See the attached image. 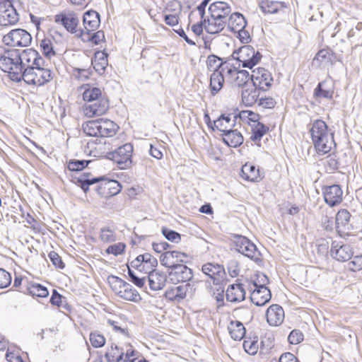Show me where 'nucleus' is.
I'll return each mask as SVG.
<instances>
[{
	"label": "nucleus",
	"mask_w": 362,
	"mask_h": 362,
	"mask_svg": "<svg viewBox=\"0 0 362 362\" xmlns=\"http://www.w3.org/2000/svg\"><path fill=\"white\" fill-rule=\"evenodd\" d=\"M232 57L234 59L239 62V66L242 64L243 67L251 69L259 62L262 54L252 46L244 45L238 50L234 51Z\"/></svg>",
	"instance_id": "nucleus-5"
},
{
	"label": "nucleus",
	"mask_w": 362,
	"mask_h": 362,
	"mask_svg": "<svg viewBox=\"0 0 362 362\" xmlns=\"http://www.w3.org/2000/svg\"><path fill=\"white\" fill-rule=\"evenodd\" d=\"M235 117L232 115H221L218 119L214 122L213 126L209 124L214 131L217 130L223 135L232 134L233 136H242L241 133L237 129H233L235 123Z\"/></svg>",
	"instance_id": "nucleus-11"
},
{
	"label": "nucleus",
	"mask_w": 362,
	"mask_h": 362,
	"mask_svg": "<svg viewBox=\"0 0 362 362\" xmlns=\"http://www.w3.org/2000/svg\"><path fill=\"white\" fill-rule=\"evenodd\" d=\"M100 240L103 243H113L117 240L115 228L110 226H103L100 230Z\"/></svg>",
	"instance_id": "nucleus-42"
},
{
	"label": "nucleus",
	"mask_w": 362,
	"mask_h": 362,
	"mask_svg": "<svg viewBox=\"0 0 362 362\" xmlns=\"http://www.w3.org/2000/svg\"><path fill=\"white\" fill-rule=\"evenodd\" d=\"M54 21L58 24L62 25L67 31L71 33L77 32L79 19L73 12L59 13L54 16Z\"/></svg>",
	"instance_id": "nucleus-17"
},
{
	"label": "nucleus",
	"mask_w": 362,
	"mask_h": 362,
	"mask_svg": "<svg viewBox=\"0 0 362 362\" xmlns=\"http://www.w3.org/2000/svg\"><path fill=\"white\" fill-rule=\"evenodd\" d=\"M30 34L24 29H14L3 37L5 45L11 47H27L31 43Z\"/></svg>",
	"instance_id": "nucleus-9"
},
{
	"label": "nucleus",
	"mask_w": 362,
	"mask_h": 362,
	"mask_svg": "<svg viewBox=\"0 0 362 362\" xmlns=\"http://www.w3.org/2000/svg\"><path fill=\"white\" fill-rule=\"evenodd\" d=\"M223 72L217 70L211 75L209 87L212 95H216L223 88L224 83Z\"/></svg>",
	"instance_id": "nucleus-32"
},
{
	"label": "nucleus",
	"mask_w": 362,
	"mask_h": 362,
	"mask_svg": "<svg viewBox=\"0 0 362 362\" xmlns=\"http://www.w3.org/2000/svg\"><path fill=\"white\" fill-rule=\"evenodd\" d=\"M334 137H312L314 146L317 153L325 154L335 146Z\"/></svg>",
	"instance_id": "nucleus-25"
},
{
	"label": "nucleus",
	"mask_w": 362,
	"mask_h": 362,
	"mask_svg": "<svg viewBox=\"0 0 362 362\" xmlns=\"http://www.w3.org/2000/svg\"><path fill=\"white\" fill-rule=\"evenodd\" d=\"M304 336L301 331L299 329L292 330L288 337V341L291 344H298L303 340Z\"/></svg>",
	"instance_id": "nucleus-61"
},
{
	"label": "nucleus",
	"mask_w": 362,
	"mask_h": 362,
	"mask_svg": "<svg viewBox=\"0 0 362 362\" xmlns=\"http://www.w3.org/2000/svg\"><path fill=\"white\" fill-rule=\"evenodd\" d=\"M260 8L265 13H276L287 8L286 3L278 1H263L260 4Z\"/></svg>",
	"instance_id": "nucleus-29"
},
{
	"label": "nucleus",
	"mask_w": 362,
	"mask_h": 362,
	"mask_svg": "<svg viewBox=\"0 0 362 362\" xmlns=\"http://www.w3.org/2000/svg\"><path fill=\"white\" fill-rule=\"evenodd\" d=\"M118 126L117 124H115L114 122L110 120H105L103 122H100V134H103L105 136V134H108L109 136H113L116 134L117 130L118 129Z\"/></svg>",
	"instance_id": "nucleus-44"
},
{
	"label": "nucleus",
	"mask_w": 362,
	"mask_h": 362,
	"mask_svg": "<svg viewBox=\"0 0 362 362\" xmlns=\"http://www.w3.org/2000/svg\"><path fill=\"white\" fill-rule=\"evenodd\" d=\"M240 175L245 180L250 182H258L259 178V170L249 163L242 166Z\"/></svg>",
	"instance_id": "nucleus-30"
},
{
	"label": "nucleus",
	"mask_w": 362,
	"mask_h": 362,
	"mask_svg": "<svg viewBox=\"0 0 362 362\" xmlns=\"http://www.w3.org/2000/svg\"><path fill=\"white\" fill-rule=\"evenodd\" d=\"M48 257L52 262V264L58 269H63L65 267V264L63 262L61 257L54 251H51Z\"/></svg>",
	"instance_id": "nucleus-63"
},
{
	"label": "nucleus",
	"mask_w": 362,
	"mask_h": 362,
	"mask_svg": "<svg viewBox=\"0 0 362 362\" xmlns=\"http://www.w3.org/2000/svg\"><path fill=\"white\" fill-rule=\"evenodd\" d=\"M11 281V274L4 269L0 268V288H5L9 286Z\"/></svg>",
	"instance_id": "nucleus-58"
},
{
	"label": "nucleus",
	"mask_w": 362,
	"mask_h": 362,
	"mask_svg": "<svg viewBox=\"0 0 362 362\" xmlns=\"http://www.w3.org/2000/svg\"><path fill=\"white\" fill-rule=\"evenodd\" d=\"M89 339L91 345L95 348H100L105 344V338L98 332H91Z\"/></svg>",
	"instance_id": "nucleus-54"
},
{
	"label": "nucleus",
	"mask_w": 362,
	"mask_h": 362,
	"mask_svg": "<svg viewBox=\"0 0 362 362\" xmlns=\"http://www.w3.org/2000/svg\"><path fill=\"white\" fill-rule=\"evenodd\" d=\"M44 59L33 49H24L19 52L13 50L0 58V69L9 74L13 81H19L25 68L42 66Z\"/></svg>",
	"instance_id": "nucleus-1"
},
{
	"label": "nucleus",
	"mask_w": 362,
	"mask_h": 362,
	"mask_svg": "<svg viewBox=\"0 0 362 362\" xmlns=\"http://www.w3.org/2000/svg\"><path fill=\"white\" fill-rule=\"evenodd\" d=\"M139 257H141V261L143 262V264L147 265V270H156V268L158 266V260L151 254L146 252L142 255H139Z\"/></svg>",
	"instance_id": "nucleus-52"
},
{
	"label": "nucleus",
	"mask_w": 362,
	"mask_h": 362,
	"mask_svg": "<svg viewBox=\"0 0 362 362\" xmlns=\"http://www.w3.org/2000/svg\"><path fill=\"white\" fill-rule=\"evenodd\" d=\"M330 255L337 261L346 262L353 257L354 252L349 245H340L339 243L333 241L331 245Z\"/></svg>",
	"instance_id": "nucleus-18"
},
{
	"label": "nucleus",
	"mask_w": 362,
	"mask_h": 362,
	"mask_svg": "<svg viewBox=\"0 0 362 362\" xmlns=\"http://www.w3.org/2000/svg\"><path fill=\"white\" fill-rule=\"evenodd\" d=\"M351 218V214L347 209H340L335 218V225L338 232L341 230L349 229V223Z\"/></svg>",
	"instance_id": "nucleus-33"
},
{
	"label": "nucleus",
	"mask_w": 362,
	"mask_h": 362,
	"mask_svg": "<svg viewBox=\"0 0 362 362\" xmlns=\"http://www.w3.org/2000/svg\"><path fill=\"white\" fill-rule=\"evenodd\" d=\"M208 10L210 15L226 22L229 18V15L232 11L230 6L227 2L222 1L211 4Z\"/></svg>",
	"instance_id": "nucleus-19"
},
{
	"label": "nucleus",
	"mask_w": 362,
	"mask_h": 362,
	"mask_svg": "<svg viewBox=\"0 0 362 362\" xmlns=\"http://www.w3.org/2000/svg\"><path fill=\"white\" fill-rule=\"evenodd\" d=\"M245 290L242 284L229 285L226 291L227 301L230 303H240L245 299Z\"/></svg>",
	"instance_id": "nucleus-20"
},
{
	"label": "nucleus",
	"mask_w": 362,
	"mask_h": 362,
	"mask_svg": "<svg viewBox=\"0 0 362 362\" xmlns=\"http://www.w3.org/2000/svg\"><path fill=\"white\" fill-rule=\"evenodd\" d=\"M182 11V5L180 1L173 0L168 3L165 12L167 13L180 15Z\"/></svg>",
	"instance_id": "nucleus-56"
},
{
	"label": "nucleus",
	"mask_w": 362,
	"mask_h": 362,
	"mask_svg": "<svg viewBox=\"0 0 362 362\" xmlns=\"http://www.w3.org/2000/svg\"><path fill=\"white\" fill-rule=\"evenodd\" d=\"M108 282L112 290L119 296L127 282L116 276H111L108 278Z\"/></svg>",
	"instance_id": "nucleus-46"
},
{
	"label": "nucleus",
	"mask_w": 362,
	"mask_h": 362,
	"mask_svg": "<svg viewBox=\"0 0 362 362\" xmlns=\"http://www.w3.org/2000/svg\"><path fill=\"white\" fill-rule=\"evenodd\" d=\"M228 26L233 32L240 31L245 28L247 22L245 17L240 13H231L227 21Z\"/></svg>",
	"instance_id": "nucleus-28"
},
{
	"label": "nucleus",
	"mask_w": 362,
	"mask_h": 362,
	"mask_svg": "<svg viewBox=\"0 0 362 362\" xmlns=\"http://www.w3.org/2000/svg\"><path fill=\"white\" fill-rule=\"evenodd\" d=\"M21 78L28 84L42 86L52 79V74L42 66H35L25 68Z\"/></svg>",
	"instance_id": "nucleus-4"
},
{
	"label": "nucleus",
	"mask_w": 362,
	"mask_h": 362,
	"mask_svg": "<svg viewBox=\"0 0 362 362\" xmlns=\"http://www.w3.org/2000/svg\"><path fill=\"white\" fill-rule=\"evenodd\" d=\"M206 63L209 70L213 71V73L217 70L227 71L228 69H229L228 64L223 63L221 59L215 55L209 56L207 59Z\"/></svg>",
	"instance_id": "nucleus-39"
},
{
	"label": "nucleus",
	"mask_w": 362,
	"mask_h": 362,
	"mask_svg": "<svg viewBox=\"0 0 362 362\" xmlns=\"http://www.w3.org/2000/svg\"><path fill=\"white\" fill-rule=\"evenodd\" d=\"M161 233L165 238L170 242L177 243L181 240L180 234L175 230L169 229L166 227H163L161 228Z\"/></svg>",
	"instance_id": "nucleus-53"
},
{
	"label": "nucleus",
	"mask_w": 362,
	"mask_h": 362,
	"mask_svg": "<svg viewBox=\"0 0 362 362\" xmlns=\"http://www.w3.org/2000/svg\"><path fill=\"white\" fill-rule=\"evenodd\" d=\"M109 106V100L105 95L90 103H85L82 106V112L88 118L99 117L107 112Z\"/></svg>",
	"instance_id": "nucleus-10"
},
{
	"label": "nucleus",
	"mask_w": 362,
	"mask_h": 362,
	"mask_svg": "<svg viewBox=\"0 0 362 362\" xmlns=\"http://www.w3.org/2000/svg\"><path fill=\"white\" fill-rule=\"evenodd\" d=\"M349 269L357 272L362 269V255L354 256L348 263Z\"/></svg>",
	"instance_id": "nucleus-62"
},
{
	"label": "nucleus",
	"mask_w": 362,
	"mask_h": 362,
	"mask_svg": "<svg viewBox=\"0 0 362 362\" xmlns=\"http://www.w3.org/2000/svg\"><path fill=\"white\" fill-rule=\"evenodd\" d=\"M228 329L231 338L235 341L241 340L245 335V328L240 321H231Z\"/></svg>",
	"instance_id": "nucleus-34"
},
{
	"label": "nucleus",
	"mask_w": 362,
	"mask_h": 362,
	"mask_svg": "<svg viewBox=\"0 0 362 362\" xmlns=\"http://www.w3.org/2000/svg\"><path fill=\"white\" fill-rule=\"evenodd\" d=\"M6 358L8 362H23L18 351L8 348L6 351Z\"/></svg>",
	"instance_id": "nucleus-64"
},
{
	"label": "nucleus",
	"mask_w": 362,
	"mask_h": 362,
	"mask_svg": "<svg viewBox=\"0 0 362 362\" xmlns=\"http://www.w3.org/2000/svg\"><path fill=\"white\" fill-rule=\"evenodd\" d=\"M100 122L89 121L83 124V129L86 136H104L100 134Z\"/></svg>",
	"instance_id": "nucleus-47"
},
{
	"label": "nucleus",
	"mask_w": 362,
	"mask_h": 362,
	"mask_svg": "<svg viewBox=\"0 0 362 362\" xmlns=\"http://www.w3.org/2000/svg\"><path fill=\"white\" fill-rule=\"evenodd\" d=\"M243 348L246 353L250 355H255L258 351L257 339L255 338H245L243 341Z\"/></svg>",
	"instance_id": "nucleus-50"
},
{
	"label": "nucleus",
	"mask_w": 362,
	"mask_h": 362,
	"mask_svg": "<svg viewBox=\"0 0 362 362\" xmlns=\"http://www.w3.org/2000/svg\"><path fill=\"white\" fill-rule=\"evenodd\" d=\"M28 292L32 296H37L40 298H45L49 295V291L46 286L40 284H32L27 288Z\"/></svg>",
	"instance_id": "nucleus-45"
},
{
	"label": "nucleus",
	"mask_w": 362,
	"mask_h": 362,
	"mask_svg": "<svg viewBox=\"0 0 362 362\" xmlns=\"http://www.w3.org/2000/svg\"><path fill=\"white\" fill-rule=\"evenodd\" d=\"M122 293L119 296L124 300L139 302L141 300V297L139 292L129 283H127Z\"/></svg>",
	"instance_id": "nucleus-37"
},
{
	"label": "nucleus",
	"mask_w": 362,
	"mask_h": 362,
	"mask_svg": "<svg viewBox=\"0 0 362 362\" xmlns=\"http://www.w3.org/2000/svg\"><path fill=\"white\" fill-rule=\"evenodd\" d=\"M202 270L212 279L215 285H221L225 280L226 272L222 265L207 263L202 266Z\"/></svg>",
	"instance_id": "nucleus-16"
},
{
	"label": "nucleus",
	"mask_w": 362,
	"mask_h": 362,
	"mask_svg": "<svg viewBox=\"0 0 362 362\" xmlns=\"http://www.w3.org/2000/svg\"><path fill=\"white\" fill-rule=\"evenodd\" d=\"M132 153L133 145L131 143H127L115 151L107 152L105 157L115 163L119 169L127 170L132 165Z\"/></svg>",
	"instance_id": "nucleus-3"
},
{
	"label": "nucleus",
	"mask_w": 362,
	"mask_h": 362,
	"mask_svg": "<svg viewBox=\"0 0 362 362\" xmlns=\"http://www.w3.org/2000/svg\"><path fill=\"white\" fill-rule=\"evenodd\" d=\"M91 63L95 71L103 74L108 64L107 55L103 52H98L95 54Z\"/></svg>",
	"instance_id": "nucleus-35"
},
{
	"label": "nucleus",
	"mask_w": 362,
	"mask_h": 362,
	"mask_svg": "<svg viewBox=\"0 0 362 362\" xmlns=\"http://www.w3.org/2000/svg\"><path fill=\"white\" fill-rule=\"evenodd\" d=\"M255 88H247L242 92V100L246 106H252L258 101L259 90Z\"/></svg>",
	"instance_id": "nucleus-38"
},
{
	"label": "nucleus",
	"mask_w": 362,
	"mask_h": 362,
	"mask_svg": "<svg viewBox=\"0 0 362 362\" xmlns=\"http://www.w3.org/2000/svg\"><path fill=\"white\" fill-rule=\"evenodd\" d=\"M332 59L331 51L328 49H320L313 59V64L317 66H325L329 64Z\"/></svg>",
	"instance_id": "nucleus-40"
},
{
	"label": "nucleus",
	"mask_w": 362,
	"mask_h": 362,
	"mask_svg": "<svg viewBox=\"0 0 362 362\" xmlns=\"http://www.w3.org/2000/svg\"><path fill=\"white\" fill-rule=\"evenodd\" d=\"M123 357V351L114 344H112L105 354V362H121Z\"/></svg>",
	"instance_id": "nucleus-36"
},
{
	"label": "nucleus",
	"mask_w": 362,
	"mask_h": 362,
	"mask_svg": "<svg viewBox=\"0 0 362 362\" xmlns=\"http://www.w3.org/2000/svg\"><path fill=\"white\" fill-rule=\"evenodd\" d=\"M267 322L272 326H278L284 319V311L281 306L277 304L270 305L266 312Z\"/></svg>",
	"instance_id": "nucleus-21"
},
{
	"label": "nucleus",
	"mask_w": 362,
	"mask_h": 362,
	"mask_svg": "<svg viewBox=\"0 0 362 362\" xmlns=\"http://www.w3.org/2000/svg\"><path fill=\"white\" fill-rule=\"evenodd\" d=\"M90 173H84L78 177H75V183L86 193L90 185L100 182L95 187L96 192L103 197H112L119 194L122 189L121 184L115 180L107 179L105 176L90 177Z\"/></svg>",
	"instance_id": "nucleus-2"
},
{
	"label": "nucleus",
	"mask_w": 362,
	"mask_h": 362,
	"mask_svg": "<svg viewBox=\"0 0 362 362\" xmlns=\"http://www.w3.org/2000/svg\"><path fill=\"white\" fill-rule=\"evenodd\" d=\"M188 255L185 252L179 251H165L160 257V264L168 268L171 269L174 266L179 265L182 263H187Z\"/></svg>",
	"instance_id": "nucleus-13"
},
{
	"label": "nucleus",
	"mask_w": 362,
	"mask_h": 362,
	"mask_svg": "<svg viewBox=\"0 0 362 362\" xmlns=\"http://www.w3.org/2000/svg\"><path fill=\"white\" fill-rule=\"evenodd\" d=\"M325 203L331 206L339 205L342 202L343 191L339 185H332L322 188Z\"/></svg>",
	"instance_id": "nucleus-15"
},
{
	"label": "nucleus",
	"mask_w": 362,
	"mask_h": 362,
	"mask_svg": "<svg viewBox=\"0 0 362 362\" xmlns=\"http://www.w3.org/2000/svg\"><path fill=\"white\" fill-rule=\"evenodd\" d=\"M258 279H260L258 280L259 284L255 281H252L255 288L251 292L250 300L257 306H263L270 300L272 294L270 290L265 286L269 281L267 276L261 274L258 276Z\"/></svg>",
	"instance_id": "nucleus-6"
},
{
	"label": "nucleus",
	"mask_w": 362,
	"mask_h": 362,
	"mask_svg": "<svg viewBox=\"0 0 362 362\" xmlns=\"http://www.w3.org/2000/svg\"><path fill=\"white\" fill-rule=\"evenodd\" d=\"M164 296L169 300L178 303L185 298L181 285L166 290Z\"/></svg>",
	"instance_id": "nucleus-41"
},
{
	"label": "nucleus",
	"mask_w": 362,
	"mask_h": 362,
	"mask_svg": "<svg viewBox=\"0 0 362 362\" xmlns=\"http://www.w3.org/2000/svg\"><path fill=\"white\" fill-rule=\"evenodd\" d=\"M251 80L255 88L267 90L272 86L273 78L270 72L264 68H257L252 71Z\"/></svg>",
	"instance_id": "nucleus-12"
},
{
	"label": "nucleus",
	"mask_w": 362,
	"mask_h": 362,
	"mask_svg": "<svg viewBox=\"0 0 362 362\" xmlns=\"http://www.w3.org/2000/svg\"><path fill=\"white\" fill-rule=\"evenodd\" d=\"M81 88L83 90L82 95L83 100L86 103H90L105 96L100 88L90 84H84L81 87Z\"/></svg>",
	"instance_id": "nucleus-26"
},
{
	"label": "nucleus",
	"mask_w": 362,
	"mask_h": 362,
	"mask_svg": "<svg viewBox=\"0 0 362 362\" xmlns=\"http://www.w3.org/2000/svg\"><path fill=\"white\" fill-rule=\"evenodd\" d=\"M99 13L95 11H88L83 15L84 30L89 33L95 30L100 25Z\"/></svg>",
	"instance_id": "nucleus-24"
},
{
	"label": "nucleus",
	"mask_w": 362,
	"mask_h": 362,
	"mask_svg": "<svg viewBox=\"0 0 362 362\" xmlns=\"http://www.w3.org/2000/svg\"><path fill=\"white\" fill-rule=\"evenodd\" d=\"M169 278L173 283L191 281L193 279L192 270L184 264H180L170 269Z\"/></svg>",
	"instance_id": "nucleus-14"
},
{
	"label": "nucleus",
	"mask_w": 362,
	"mask_h": 362,
	"mask_svg": "<svg viewBox=\"0 0 362 362\" xmlns=\"http://www.w3.org/2000/svg\"><path fill=\"white\" fill-rule=\"evenodd\" d=\"M227 146L236 148L240 146L244 141V137H220Z\"/></svg>",
	"instance_id": "nucleus-59"
},
{
	"label": "nucleus",
	"mask_w": 362,
	"mask_h": 362,
	"mask_svg": "<svg viewBox=\"0 0 362 362\" xmlns=\"http://www.w3.org/2000/svg\"><path fill=\"white\" fill-rule=\"evenodd\" d=\"M325 82L320 83L315 90V94L317 97L331 99L333 96L334 91L331 89H324L322 87Z\"/></svg>",
	"instance_id": "nucleus-55"
},
{
	"label": "nucleus",
	"mask_w": 362,
	"mask_h": 362,
	"mask_svg": "<svg viewBox=\"0 0 362 362\" xmlns=\"http://www.w3.org/2000/svg\"><path fill=\"white\" fill-rule=\"evenodd\" d=\"M148 280L150 288L153 291H159L162 289L166 282V277L165 275L158 273L155 270L148 275Z\"/></svg>",
	"instance_id": "nucleus-31"
},
{
	"label": "nucleus",
	"mask_w": 362,
	"mask_h": 362,
	"mask_svg": "<svg viewBox=\"0 0 362 362\" xmlns=\"http://www.w3.org/2000/svg\"><path fill=\"white\" fill-rule=\"evenodd\" d=\"M227 73L230 76L234 84L238 86L245 85L250 79H251V76L249 72L245 70H237L229 67Z\"/></svg>",
	"instance_id": "nucleus-27"
},
{
	"label": "nucleus",
	"mask_w": 362,
	"mask_h": 362,
	"mask_svg": "<svg viewBox=\"0 0 362 362\" xmlns=\"http://www.w3.org/2000/svg\"><path fill=\"white\" fill-rule=\"evenodd\" d=\"M233 243L238 252L255 262L260 260L261 255L257 246L247 237L234 234Z\"/></svg>",
	"instance_id": "nucleus-7"
},
{
	"label": "nucleus",
	"mask_w": 362,
	"mask_h": 362,
	"mask_svg": "<svg viewBox=\"0 0 362 362\" xmlns=\"http://www.w3.org/2000/svg\"><path fill=\"white\" fill-rule=\"evenodd\" d=\"M202 23L205 30L210 34H216L220 33L225 28L227 22L214 17L209 14V16H204Z\"/></svg>",
	"instance_id": "nucleus-22"
},
{
	"label": "nucleus",
	"mask_w": 362,
	"mask_h": 362,
	"mask_svg": "<svg viewBox=\"0 0 362 362\" xmlns=\"http://www.w3.org/2000/svg\"><path fill=\"white\" fill-rule=\"evenodd\" d=\"M311 136H325L327 132L326 123L320 119L316 120L310 129Z\"/></svg>",
	"instance_id": "nucleus-48"
},
{
	"label": "nucleus",
	"mask_w": 362,
	"mask_h": 362,
	"mask_svg": "<svg viewBox=\"0 0 362 362\" xmlns=\"http://www.w3.org/2000/svg\"><path fill=\"white\" fill-rule=\"evenodd\" d=\"M40 45L43 54L48 59H51L55 55L53 44L50 39L45 38L42 40Z\"/></svg>",
	"instance_id": "nucleus-49"
},
{
	"label": "nucleus",
	"mask_w": 362,
	"mask_h": 362,
	"mask_svg": "<svg viewBox=\"0 0 362 362\" xmlns=\"http://www.w3.org/2000/svg\"><path fill=\"white\" fill-rule=\"evenodd\" d=\"M322 164L327 173H333L339 169L340 163L335 155H329L322 160Z\"/></svg>",
	"instance_id": "nucleus-43"
},
{
	"label": "nucleus",
	"mask_w": 362,
	"mask_h": 362,
	"mask_svg": "<svg viewBox=\"0 0 362 362\" xmlns=\"http://www.w3.org/2000/svg\"><path fill=\"white\" fill-rule=\"evenodd\" d=\"M90 163V160H70L68 163V169L71 171H81Z\"/></svg>",
	"instance_id": "nucleus-51"
},
{
	"label": "nucleus",
	"mask_w": 362,
	"mask_h": 362,
	"mask_svg": "<svg viewBox=\"0 0 362 362\" xmlns=\"http://www.w3.org/2000/svg\"><path fill=\"white\" fill-rule=\"evenodd\" d=\"M105 137H96L87 143V148L90 149L89 155L101 156L107 150L110 149V144L107 143Z\"/></svg>",
	"instance_id": "nucleus-23"
},
{
	"label": "nucleus",
	"mask_w": 362,
	"mask_h": 362,
	"mask_svg": "<svg viewBox=\"0 0 362 362\" xmlns=\"http://www.w3.org/2000/svg\"><path fill=\"white\" fill-rule=\"evenodd\" d=\"M127 274L130 279V281L139 288H142L145 284L146 277L140 278L137 276L134 272V271L132 270L129 265H127Z\"/></svg>",
	"instance_id": "nucleus-60"
},
{
	"label": "nucleus",
	"mask_w": 362,
	"mask_h": 362,
	"mask_svg": "<svg viewBox=\"0 0 362 362\" xmlns=\"http://www.w3.org/2000/svg\"><path fill=\"white\" fill-rule=\"evenodd\" d=\"M19 21V14L15 3L11 0L0 1V25L9 26L16 24Z\"/></svg>",
	"instance_id": "nucleus-8"
},
{
	"label": "nucleus",
	"mask_w": 362,
	"mask_h": 362,
	"mask_svg": "<svg viewBox=\"0 0 362 362\" xmlns=\"http://www.w3.org/2000/svg\"><path fill=\"white\" fill-rule=\"evenodd\" d=\"M126 248V245L123 243H117L110 245L105 250L106 253L112 254L115 256L122 255Z\"/></svg>",
	"instance_id": "nucleus-57"
}]
</instances>
